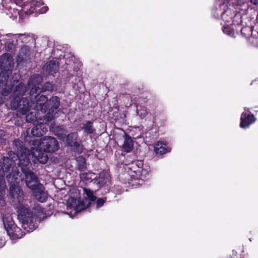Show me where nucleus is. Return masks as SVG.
Returning <instances> with one entry per match:
<instances>
[{
    "instance_id": "40",
    "label": "nucleus",
    "mask_w": 258,
    "mask_h": 258,
    "mask_svg": "<svg viewBox=\"0 0 258 258\" xmlns=\"http://www.w3.org/2000/svg\"><path fill=\"white\" fill-rule=\"evenodd\" d=\"M131 170H133V171L135 172V170H137V168L136 167V169H131Z\"/></svg>"
},
{
    "instance_id": "30",
    "label": "nucleus",
    "mask_w": 258,
    "mask_h": 258,
    "mask_svg": "<svg viewBox=\"0 0 258 258\" xmlns=\"http://www.w3.org/2000/svg\"><path fill=\"white\" fill-rule=\"evenodd\" d=\"M137 113L138 115H139L141 118H144L147 114V111L145 109L142 108V107H137Z\"/></svg>"
},
{
    "instance_id": "18",
    "label": "nucleus",
    "mask_w": 258,
    "mask_h": 258,
    "mask_svg": "<svg viewBox=\"0 0 258 258\" xmlns=\"http://www.w3.org/2000/svg\"><path fill=\"white\" fill-rule=\"evenodd\" d=\"M123 151L125 152H130L133 148V143L131 137L125 135L123 143L122 145Z\"/></svg>"
},
{
    "instance_id": "24",
    "label": "nucleus",
    "mask_w": 258,
    "mask_h": 258,
    "mask_svg": "<svg viewBox=\"0 0 258 258\" xmlns=\"http://www.w3.org/2000/svg\"><path fill=\"white\" fill-rule=\"evenodd\" d=\"M27 90V88L26 86H24L23 84H20L16 87L15 88V94L17 96H22L24 94V93Z\"/></svg>"
},
{
    "instance_id": "42",
    "label": "nucleus",
    "mask_w": 258,
    "mask_h": 258,
    "mask_svg": "<svg viewBox=\"0 0 258 258\" xmlns=\"http://www.w3.org/2000/svg\"><path fill=\"white\" fill-rule=\"evenodd\" d=\"M27 14H30L31 13H28V12H26Z\"/></svg>"
},
{
    "instance_id": "29",
    "label": "nucleus",
    "mask_w": 258,
    "mask_h": 258,
    "mask_svg": "<svg viewBox=\"0 0 258 258\" xmlns=\"http://www.w3.org/2000/svg\"><path fill=\"white\" fill-rule=\"evenodd\" d=\"M14 7V6H13ZM6 8L9 10L10 13L12 14V17H17V14H19V11L16 9L15 8H12L11 6H6Z\"/></svg>"
},
{
    "instance_id": "2",
    "label": "nucleus",
    "mask_w": 258,
    "mask_h": 258,
    "mask_svg": "<svg viewBox=\"0 0 258 258\" xmlns=\"http://www.w3.org/2000/svg\"><path fill=\"white\" fill-rule=\"evenodd\" d=\"M10 195L13 199L16 208L19 213L18 219L22 223L23 228L27 232L32 231L35 229L33 222V214L23 204V192L19 186L12 185L10 187Z\"/></svg>"
},
{
    "instance_id": "20",
    "label": "nucleus",
    "mask_w": 258,
    "mask_h": 258,
    "mask_svg": "<svg viewBox=\"0 0 258 258\" xmlns=\"http://www.w3.org/2000/svg\"><path fill=\"white\" fill-rule=\"evenodd\" d=\"M4 172V167H2L1 165H0V200H2L1 195L6 187L4 178V176L5 175Z\"/></svg>"
},
{
    "instance_id": "35",
    "label": "nucleus",
    "mask_w": 258,
    "mask_h": 258,
    "mask_svg": "<svg viewBox=\"0 0 258 258\" xmlns=\"http://www.w3.org/2000/svg\"><path fill=\"white\" fill-rule=\"evenodd\" d=\"M48 10V7H43L41 10L39 11L40 13H44L46 12Z\"/></svg>"
},
{
    "instance_id": "31",
    "label": "nucleus",
    "mask_w": 258,
    "mask_h": 258,
    "mask_svg": "<svg viewBox=\"0 0 258 258\" xmlns=\"http://www.w3.org/2000/svg\"><path fill=\"white\" fill-rule=\"evenodd\" d=\"M53 89V85L49 82H47L44 84L43 90L44 91H52Z\"/></svg>"
},
{
    "instance_id": "26",
    "label": "nucleus",
    "mask_w": 258,
    "mask_h": 258,
    "mask_svg": "<svg viewBox=\"0 0 258 258\" xmlns=\"http://www.w3.org/2000/svg\"><path fill=\"white\" fill-rule=\"evenodd\" d=\"M81 178L83 179L89 181V180H92L95 179L96 176L94 173H83L81 175Z\"/></svg>"
},
{
    "instance_id": "12",
    "label": "nucleus",
    "mask_w": 258,
    "mask_h": 258,
    "mask_svg": "<svg viewBox=\"0 0 258 258\" xmlns=\"http://www.w3.org/2000/svg\"><path fill=\"white\" fill-rule=\"evenodd\" d=\"M255 120L254 116L249 113L243 112L241 116V122L240 126L242 128L248 127L250 124Z\"/></svg>"
},
{
    "instance_id": "14",
    "label": "nucleus",
    "mask_w": 258,
    "mask_h": 258,
    "mask_svg": "<svg viewBox=\"0 0 258 258\" xmlns=\"http://www.w3.org/2000/svg\"><path fill=\"white\" fill-rule=\"evenodd\" d=\"M57 113V111L54 112L53 110L49 109L48 112L43 116V118L38 117V119L40 123H43L46 125L48 122L57 117V116L56 115Z\"/></svg>"
},
{
    "instance_id": "3",
    "label": "nucleus",
    "mask_w": 258,
    "mask_h": 258,
    "mask_svg": "<svg viewBox=\"0 0 258 258\" xmlns=\"http://www.w3.org/2000/svg\"><path fill=\"white\" fill-rule=\"evenodd\" d=\"M27 150L25 149L22 152H19L17 155L18 159H16V161H18L17 164L19 167H21V170L25 175L27 186L30 189H32L40 183L36 175L27 168L30 163V157L27 155Z\"/></svg>"
},
{
    "instance_id": "19",
    "label": "nucleus",
    "mask_w": 258,
    "mask_h": 258,
    "mask_svg": "<svg viewBox=\"0 0 258 258\" xmlns=\"http://www.w3.org/2000/svg\"><path fill=\"white\" fill-rule=\"evenodd\" d=\"M59 99L57 96L52 97L49 101H47V105L50 107L49 109L52 110L53 109H56L59 106Z\"/></svg>"
},
{
    "instance_id": "28",
    "label": "nucleus",
    "mask_w": 258,
    "mask_h": 258,
    "mask_svg": "<svg viewBox=\"0 0 258 258\" xmlns=\"http://www.w3.org/2000/svg\"><path fill=\"white\" fill-rule=\"evenodd\" d=\"M77 161L79 164V168L82 170L86 167V161L84 158L79 157L77 159Z\"/></svg>"
},
{
    "instance_id": "36",
    "label": "nucleus",
    "mask_w": 258,
    "mask_h": 258,
    "mask_svg": "<svg viewBox=\"0 0 258 258\" xmlns=\"http://www.w3.org/2000/svg\"><path fill=\"white\" fill-rule=\"evenodd\" d=\"M250 2L253 5H258V0H250Z\"/></svg>"
},
{
    "instance_id": "9",
    "label": "nucleus",
    "mask_w": 258,
    "mask_h": 258,
    "mask_svg": "<svg viewBox=\"0 0 258 258\" xmlns=\"http://www.w3.org/2000/svg\"><path fill=\"white\" fill-rule=\"evenodd\" d=\"M4 161H7L8 163L11 161L10 165L9 166L6 167H5V165H4V167L6 168L8 171H11L7 176V179L10 184V187L12 185H14L19 186L18 184L19 182L18 180V177L20 176V173L17 170V168L14 167V164H12V161H13L15 164H16V163H15V160L12 159L10 160L9 158H5Z\"/></svg>"
},
{
    "instance_id": "17",
    "label": "nucleus",
    "mask_w": 258,
    "mask_h": 258,
    "mask_svg": "<svg viewBox=\"0 0 258 258\" xmlns=\"http://www.w3.org/2000/svg\"><path fill=\"white\" fill-rule=\"evenodd\" d=\"M30 51L27 46L22 47L19 51L17 60L19 62L27 60L29 56Z\"/></svg>"
},
{
    "instance_id": "8",
    "label": "nucleus",
    "mask_w": 258,
    "mask_h": 258,
    "mask_svg": "<svg viewBox=\"0 0 258 258\" xmlns=\"http://www.w3.org/2000/svg\"><path fill=\"white\" fill-rule=\"evenodd\" d=\"M26 119L27 122H33V123L35 124L34 127L31 130V134L33 136H42L47 131L46 125L39 122V120L38 119V116H36L35 113L33 115L27 114Z\"/></svg>"
},
{
    "instance_id": "25",
    "label": "nucleus",
    "mask_w": 258,
    "mask_h": 258,
    "mask_svg": "<svg viewBox=\"0 0 258 258\" xmlns=\"http://www.w3.org/2000/svg\"><path fill=\"white\" fill-rule=\"evenodd\" d=\"M136 167L137 168L136 170H138L139 169H141L143 167V162L141 160H138L133 162L131 164L130 169H136Z\"/></svg>"
},
{
    "instance_id": "38",
    "label": "nucleus",
    "mask_w": 258,
    "mask_h": 258,
    "mask_svg": "<svg viewBox=\"0 0 258 258\" xmlns=\"http://www.w3.org/2000/svg\"><path fill=\"white\" fill-rule=\"evenodd\" d=\"M15 78L18 80L19 78V75L17 74H15Z\"/></svg>"
},
{
    "instance_id": "34",
    "label": "nucleus",
    "mask_w": 258,
    "mask_h": 258,
    "mask_svg": "<svg viewBox=\"0 0 258 258\" xmlns=\"http://www.w3.org/2000/svg\"><path fill=\"white\" fill-rule=\"evenodd\" d=\"M5 136V132L2 130H0V142H3V140L6 139Z\"/></svg>"
},
{
    "instance_id": "22",
    "label": "nucleus",
    "mask_w": 258,
    "mask_h": 258,
    "mask_svg": "<svg viewBox=\"0 0 258 258\" xmlns=\"http://www.w3.org/2000/svg\"><path fill=\"white\" fill-rule=\"evenodd\" d=\"M109 180L110 178L108 174L102 173L100 174L99 177L97 179V181L99 185H103L107 182H109Z\"/></svg>"
},
{
    "instance_id": "41",
    "label": "nucleus",
    "mask_w": 258,
    "mask_h": 258,
    "mask_svg": "<svg viewBox=\"0 0 258 258\" xmlns=\"http://www.w3.org/2000/svg\"><path fill=\"white\" fill-rule=\"evenodd\" d=\"M15 81H16V80H14V81H13V85H14V82H15Z\"/></svg>"
},
{
    "instance_id": "37",
    "label": "nucleus",
    "mask_w": 258,
    "mask_h": 258,
    "mask_svg": "<svg viewBox=\"0 0 258 258\" xmlns=\"http://www.w3.org/2000/svg\"><path fill=\"white\" fill-rule=\"evenodd\" d=\"M34 77H31L29 81L28 82V85H30L31 84H32L33 80Z\"/></svg>"
},
{
    "instance_id": "4",
    "label": "nucleus",
    "mask_w": 258,
    "mask_h": 258,
    "mask_svg": "<svg viewBox=\"0 0 258 258\" xmlns=\"http://www.w3.org/2000/svg\"><path fill=\"white\" fill-rule=\"evenodd\" d=\"M13 66V59L11 55L5 53L0 57V68L2 71L0 73V87L2 88L3 94L8 95L12 91V85L8 86V78L10 74V69Z\"/></svg>"
},
{
    "instance_id": "1",
    "label": "nucleus",
    "mask_w": 258,
    "mask_h": 258,
    "mask_svg": "<svg viewBox=\"0 0 258 258\" xmlns=\"http://www.w3.org/2000/svg\"><path fill=\"white\" fill-rule=\"evenodd\" d=\"M32 146L27 155L34 158L41 164H45L48 160L46 153H53L59 148L57 141L53 137L46 136L42 139H35L30 141Z\"/></svg>"
},
{
    "instance_id": "6",
    "label": "nucleus",
    "mask_w": 258,
    "mask_h": 258,
    "mask_svg": "<svg viewBox=\"0 0 258 258\" xmlns=\"http://www.w3.org/2000/svg\"><path fill=\"white\" fill-rule=\"evenodd\" d=\"M41 92L39 87L38 86H34L30 91V95L32 97L33 96L36 99V102L32 101V104L33 107L34 111H31L29 114L33 115L35 114L36 116L39 113V111H41L42 113L46 112L47 105L46 103L47 102L48 99L44 95H40L38 98L35 95L37 93H39Z\"/></svg>"
},
{
    "instance_id": "23",
    "label": "nucleus",
    "mask_w": 258,
    "mask_h": 258,
    "mask_svg": "<svg viewBox=\"0 0 258 258\" xmlns=\"http://www.w3.org/2000/svg\"><path fill=\"white\" fill-rule=\"evenodd\" d=\"M82 128L84 132L87 134L93 133L95 130L93 126V123L90 121H87L84 124Z\"/></svg>"
},
{
    "instance_id": "13",
    "label": "nucleus",
    "mask_w": 258,
    "mask_h": 258,
    "mask_svg": "<svg viewBox=\"0 0 258 258\" xmlns=\"http://www.w3.org/2000/svg\"><path fill=\"white\" fill-rule=\"evenodd\" d=\"M58 69V63L55 60H51L47 62L43 68L44 72H45V73L48 75H53L56 73Z\"/></svg>"
},
{
    "instance_id": "7",
    "label": "nucleus",
    "mask_w": 258,
    "mask_h": 258,
    "mask_svg": "<svg viewBox=\"0 0 258 258\" xmlns=\"http://www.w3.org/2000/svg\"><path fill=\"white\" fill-rule=\"evenodd\" d=\"M4 227L8 234L12 239L20 238L23 235L21 229L14 224L11 215H5L3 217Z\"/></svg>"
},
{
    "instance_id": "27",
    "label": "nucleus",
    "mask_w": 258,
    "mask_h": 258,
    "mask_svg": "<svg viewBox=\"0 0 258 258\" xmlns=\"http://www.w3.org/2000/svg\"><path fill=\"white\" fill-rule=\"evenodd\" d=\"M2 4L5 7L8 6L7 5L9 4H12L13 6H15V4H20V0H2Z\"/></svg>"
},
{
    "instance_id": "32",
    "label": "nucleus",
    "mask_w": 258,
    "mask_h": 258,
    "mask_svg": "<svg viewBox=\"0 0 258 258\" xmlns=\"http://www.w3.org/2000/svg\"><path fill=\"white\" fill-rule=\"evenodd\" d=\"M105 203V200L103 199L99 198L97 200L96 202V206L97 208H99L103 206L104 203Z\"/></svg>"
},
{
    "instance_id": "33",
    "label": "nucleus",
    "mask_w": 258,
    "mask_h": 258,
    "mask_svg": "<svg viewBox=\"0 0 258 258\" xmlns=\"http://www.w3.org/2000/svg\"><path fill=\"white\" fill-rule=\"evenodd\" d=\"M223 31L224 33L230 35L232 32L230 30L228 27H224L223 29Z\"/></svg>"
},
{
    "instance_id": "5",
    "label": "nucleus",
    "mask_w": 258,
    "mask_h": 258,
    "mask_svg": "<svg viewBox=\"0 0 258 258\" xmlns=\"http://www.w3.org/2000/svg\"><path fill=\"white\" fill-rule=\"evenodd\" d=\"M83 193L86 196L84 199L70 198L67 201V207L73 209L75 212H79L88 208L91 201H94L96 197L92 190L86 188L83 189Z\"/></svg>"
},
{
    "instance_id": "39",
    "label": "nucleus",
    "mask_w": 258,
    "mask_h": 258,
    "mask_svg": "<svg viewBox=\"0 0 258 258\" xmlns=\"http://www.w3.org/2000/svg\"><path fill=\"white\" fill-rule=\"evenodd\" d=\"M222 17H223V19L224 20H225V14H224L223 15Z\"/></svg>"
},
{
    "instance_id": "10",
    "label": "nucleus",
    "mask_w": 258,
    "mask_h": 258,
    "mask_svg": "<svg viewBox=\"0 0 258 258\" xmlns=\"http://www.w3.org/2000/svg\"><path fill=\"white\" fill-rule=\"evenodd\" d=\"M11 107L14 109L18 108V112L22 114H26L31 109L33 110L32 101L29 102L27 98H23L19 103L15 100L11 102Z\"/></svg>"
},
{
    "instance_id": "11",
    "label": "nucleus",
    "mask_w": 258,
    "mask_h": 258,
    "mask_svg": "<svg viewBox=\"0 0 258 258\" xmlns=\"http://www.w3.org/2000/svg\"><path fill=\"white\" fill-rule=\"evenodd\" d=\"M31 190L33 191V196L38 201L43 203L46 200L47 194L45 191L42 184L40 183Z\"/></svg>"
},
{
    "instance_id": "21",
    "label": "nucleus",
    "mask_w": 258,
    "mask_h": 258,
    "mask_svg": "<svg viewBox=\"0 0 258 258\" xmlns=\"http://www.w3.org/2000/svg\"><path fill=\"white\" fill-rule=\"evenodd\" d=\"M150 171V167L146 166L141 169L135 170V173L137 175H140L141 178H146L149 175Z\"/></svg>"
},
{
    "instance_id": "15",
    "label": "nucleus",
    "mask_w": 258,
    "mask_h": 258,
    "mask_svg": "<svg viewBox=\"0 0 258 258\" xmlns=\"http://www.w3.org/2000/svg\"><path fill=\"white\" fill-rule=\"evenodd\" d=\"M78 135L77 133H71L67 137V144L72 147L78 148L80 146L79 143L77 142Z\"/></svg>"
},
{
    "instance_id": "16",
    "label": "nucleus",
    "mask_w": 258,
    "mask_h": 258,
    "mask_svg": "<svg viewBox=\"0 0 258 258\" xmlns=\"http://www.w3.org/2000/svg\"><path fill=\"white\" fill-rule=\"evenodd\" d=\"M154 150L156 154H163L170 152V148L165 144L159 142L156 144Z\"/></svg>"
}]
</instances>
